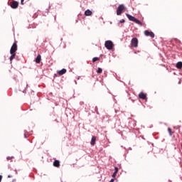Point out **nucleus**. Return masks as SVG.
I'll return each instance as SVG.
<instances>
[{
	"instance_id": "nucleus-9",
	"label": "nucleus",
	"mask_w": 182,
	"mask_h": 182,
	"mask_svg": "<svg viewBox=\"0 0 182 182\" xmlns=\"http://www.w3.org/2000/svg\"><path fill=\"white\" fill-rule=\"evenodd\" d=\"M57 73L62 76V75H65V73H66V69L63 68L62 70L57 71Z\"/></svg>"
},
{
	"instance_id": "nucleus-23",
	"label": "nucleus",
	"mask_w": 182,
	"mask_h": 182,
	"mask_svg": "<svg viewBox=\"0 0 182 182\" xmlns=\"http://www.w3.org/2000/svg\"><path fill=\"white\" fill-rule=\"evenodd\" d=\"M12 176L11 175H9L8 176V178H11Z\"/></svg>"
},
{
	"instance_id": "nucleus-12",
	"label": "nucleus",
	"mask_w": 182,
	"mask_h": 182,
	"mask_svg": "<svg viewBox=\"0 0 182 182\" xmlns=\"http://www.w3.org/2000/svg\"><path fill=\"white\" fill-rule=\"evenodd\" d=\"M95 143H96V137L92 136L91 139V145L95 146Z\"/></svg>"
},
{
	"instance_id": "nucleus-10",
	"label": "nucleus",
	"mask_w": 182,
	"mask_h": 182,
	"mask_svg": "<svg viewBox=\"0 0 182 182\" xmlns=\"http://www.w3.org/2000/svg\"><path fill=\"white\" fill-rule=\"evenodd\" d=\"M85 16H90L92 15V11L87 9L85 11Z\"/></svg>"
},
{
	"instance_id": "nucleus-15",
	"label": "nucleus",
	"mask_w": 182,
	"mask_h": 182,
	"mask_svg": "<svg viewBox=\"0 0 182 182\" xmlns=\"http://www.w3.org/2000/svg\"><path fill=\"white\" fill-rule=\"evenodd\" d=\"M53 166H54L55 167H59V166H60L59 161H55L53 162Z\"/></svg>"
},
{
	"instance_id": "nucleus-20",
	"label": "nucleus",
	"mask_w": 182,
	"mask_h": 182,
	"mask_svg": "<svg viewBox=\"0 0 182 182\" xmlns=\"http://www.w3.org/2000/svg\"><path fill=\"white\" fill-rule=\"evenodd\" d=\"M7 160H12V156H8Z\"/></svg>"
},
{
	"instance_id": "nucleus-17",
	"label": "nucleus",
	"mask_w": 182,
	"mask_h": 182,
	"mask_svg": "<svg viewBox=\"0 0 182 182\" xmlns=\"http://www.w3.org/2000/svg\"><path fill=\"white\" fill-rule=\"evenodd\" d=\"M103 72V70L101 68H98L97 70V73H102Z\"/></svg>"
},
{
	"instance_id": "nucleus-7",
	"label": "nucleus",
	"mask_w": 182,
	"mask_h": 182,
	"mask_svg": "<svg viewBox=\"0 0 182 182\" xmlns=\"http://www.w3.org/2000/svg\"><path fill=\"white\" fill-rule=\"evenodd\" d=\"M18 5L19 4L17 1H13L12 3H11V7L13 9H16V8H18Z\"/></svg>"
},
{
	"instance_id": "nucleus-2",
	"label": "nucleus",
	"mask_w": 182,
	"mask_h": 182,
	"mask_svg": "<svg viewBox=\"0 0 182 182\" xmlns=\"http://www.w3.org/2000/svg\"><path fill=\"white\" fill-rule=\"evenodd\" d=\"M126 16L128 18V19H129L132 22H135V23H137L138 25L143 26V23H141V21H140L139 19L136 18L134 16H133L129 14H126Z\"/></svg>"
},
{
	"instance_id": "nucleus-18",
	"label": "nucleus",
	"mask_w": 182,
	"mask_h": 182,
	"mask_svg": "<svg viewBox=\"0 0 182 182\" xmlns=\"http://www.w3.org/2000/svg\"><path fill=\"white\" fill-rule=\"evenodd\" d=\"M100 58L97 57H95L94 58H92V62H97V60H99Z\"/></svg>"
},
{
	"instance_id": "nucleus-19",
	"label": "nucleus",
	"mask_w": 182,
	"mask_h": 182,
	"mask_svg": "<svg viewBox=\"0 0 182 182\" xmlns=\"http://www.w3.org/2000/svg\"><path fill=\"white\" fill-rule=\"evenodd\" d=\"M168 132L169 133V136H172L173 135L171 134V129L170 128H168Z\"/></svg>"
},
{
	"instance_id": "nucleus-11",
	"label": "nucleus",
	"mask_w": 182,
	"mask_h": 182,
	"mask_svg": "<svg viewBox=\"0 0 182 182\" xmlns=\"http://www.w3.org/2000/svg\"><path fill=\"white\" fill-rule=\"evenodd\" d=\"M139 96L140 99H143V100L146 99V94H144L143 92L139 93Z\"/></svg>"
},
{
	"instance_id": "nucleus-8",
	"label": "nucleus",
	"mask_w": 182,
	"mask_h": 182,
	"mask_svg": "<svg viewBox=\"0 0 182 182\" xmlns=\"http://www.w3.org/2000/svg\"><path fill=\"white\" fill-rule=\"evenodd\" d=\"M117 173H119V168L117 167H114V172L112 174V177L113 178H116V176L117 175Z\"/></svg>"
},
{
	"instance_id": "nucleus-1",
	"label": "nucleus",
	"mask_w": 182,
	"mask_h": 182,
	"mask_svg": "<svg viewBox=\"0 0 182 182\" xmlns=\"http://www.w3.org/2000/svg\"><path fill=\"white\" fill-rule=\"evenodd\" d=\"M16 50H18V46H16V43H14L11 48L10 50V53H11V57H10V61L12 62L14 59H15V56L16 55Z\"/></svg>"
},
{
	"instance_id": "nucleus-22",
	"label": "nucleus",
	"mask_w": 182,
	"mask_h": 182,
	"mask_svg": "<svg viewBox=\"0 0 182 182\" xmlns=\"http://www.w3.org/2000/svg\"><path fill=\"white\" fill-rule=\"evenodd\" d=\"M1 181H2V176L0 175V182H1Z\"/></svg>"
},
{
	"instance_id": "nucleus-14",
	"label": "nucleus",
	"mask_w": 182,
	"mask_h": 182,
	"mask_svg": "<svg viewBox=\"0 0 182 182\" xmlns=\"http://www.w3.org/2000/svg\"><path fill=\"white\" fill-rule=\"evenodd\" d=\"M125 21L124 19H122L118 22V26H119L120 28H122V26H123V25H122V23H124Z\"/></svg>"
},
{
	"instance_id": "nucleus-21",
	"label": "nucleus",
	"mask_w": 182,
	"mask_h": 182,
	"mask_svg": "<svg viewBox=\"0 0 182 182\" xmlns=\"http://www.w3.org/2000/svg\"><path fill=\"white\" fill-rule=\"evenodd\" d=\"M23 1H25V0H21V5H23Z\"/></svg>"
},
{
	"instance_id": "nucleus-24",
	"label": "nucleus",
	"mask_w": 182,
	"mask_h": 182,
	"mask_svg": "<svg viewBox=\"0 0 182 182\" xmlns=\"http://www.w3.org/2000/svg\"><path fill=\"white\" fill-rule=\"evenodd\" d=\"M112 23H113L111 21V22H110V25H112Z\"/></svg>"
},
{
	"instance_id": "nucleus-16",
	"label": "nucleus",
	"mask_w": 182,
	"mask_h": 182,
	"mask_svg": "<svg viewBox=\"0 0 182 182\" xmlns=\"http://www.w3.org/2000/svg\"><path fill=\"white\" fill-rule=\"evenodd\" d=\"M176 68H177L178 69H181V68H182V62H178V63H176Z\"/></svg>"
},
{
	"instance_id": "nucleus-4",
	"label": "nucleus",
	"mask_w": 182,
	"mask_h": 182,
	"mask_svg": "<svg viewBox=\"0 0 182 182\" xmlns=\"http://www.w3.org/2000/svg\"><path fill=\"white\" fill-rule=\"evenodd\" d=\"M105 46L108 50H112L113 49V42L112 41H105Z\"/></svg>"
},
{
	"instance_id": "nucleus-6",
	"label": "nucleus",
	"mask_w": 182,
	"mask_h": 182,
	"mask_svg": "<svg viewBox=\"0 0 182 182\" xmlns=\"http://www.w3.org/2000/svg\"><path fill=\"white\" fill-rule=\"evenodd\" d=\"M144 35L146 36H151V38H154V33L151 32V31H149L147 30H146L144 31Z\"/></svg>"
},
{
	"instance_id": "nucleus-13",
	"label": "nucleus",
	"mask_w": 182,
	"mask_h": 182,
	"mask_svg": "<svg viewBox=\"0 0 182 182\" xmlns=\"http://www.w3.org/2000/svg\"><path fill=\"white\" fill-rule=\"evenodd\" d=\"M41 55H38L36 57V62L37 63H41Z\"/></svg>"
},
{
	"instance_id": "nucleus-3",
	"label": "nucleus",
	"mask_w": 182,
	"mask_h": 182,
	"mask_svg": "<svg viewBox=\"0 0 182 182\" xmlns=\"http://www.w3.org/2000/svg\"><path fill=\"white\" fill-rule=\"evenodd\" d=\"M126 9L124 4H120L118 8L117 9V15L119 16L123 14V11Z\"/></svg>"
},
{
	"instance_id": "nucleus-5",
	"label": "nucleus",
	"mask_w": 182,
	"mask_h": 182,
	"mask_svg": "<svg viewBox=\"0 0 182 182\" xmlns=\"http://www.w3.org/2000/svg\"><path fill=\"white\" fill-rule=\"evenodd\" d=\"M131 45L133 46V48H137L139 45V41L136 38H133L131 41Z\"/></svg>"
}]
</instances>
